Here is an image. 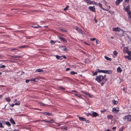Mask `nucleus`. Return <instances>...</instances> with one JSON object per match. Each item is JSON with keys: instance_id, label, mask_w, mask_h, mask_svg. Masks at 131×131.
<instances>
[{"instance_id": "obj_1", "label": "nucleus", "mask_w": 131, "mask_h": 131, "mask_svg": "<svg viewBox=\"0 0 131 131\" xmlns=\"http://www.w3.org/2000/svg\"><path fill=\"white\" fill-rule=\"evenodd\" d=\"M95 80L98 82H100L101 81H103V76L102 75H100L97 76L95 78Z\"/></svg>"}, {"instance_id": "obj_2", "label": "nucleus", "mask_w": 131, "mask_h": 131, "mask_svg": "<svg viewBox=\"0 0 131 131\" xmlns=\"http://www.w3.org/2000/svg\"><path fill=\"white\" fill-rule=\"evenodd\" d=\"M123 119L124 120L127 121H131V115H128L124 117Z\"/></svg>"}, {"instance_id": "obj_3", "label": "nucleus", "mask_w": 131, "mask_h": 131, "mask_svg": "<svg viewBox=\"0 0 131 131\" xmlns=\"http://www.w3.org/2000/svg\"><path fill=\"white\" fill-rule=\"evenodd\" d=\"M106 77V75H104V76H103V81L101 83V85L102 86L105 83L107 80V79Z\"/></svg>"}, {"instance_id": "obj_4", "label": "nucleus", "mask_w": 131, "mask_h": 131, "mask_svg": "<svg viewBox=\"0 0 131 131\" xmlns=\"http://www.w3.org/2000/svg\"><path fill=\"white\" fill-rule=\"evenodd\" d=\"M119 108L118 107H114L113 108L112 112L114 113H117L119 111Z\"/></svg>"}, {"instance_id": "obj_5", "label": "nucleus", "mask_w": 131, "mask_h": 131, "mask_svg": "<svg viewBox=\"0 0 131 131\" xmlns=\"http://www.w3.org/2000/svg\"><path fill=\"white\" fill-rule=\"evenodd\" d=\"M121 30V28H119L118 27L116 28H113V30L115 31H120Z\"/></svg>"}, {"instance_id": "obj_6", "label": "nucleus", "mask_w": 131, "mask_h": 131, "mask_svg": "<svg viewBox=\"0 0 131 131\" xmlns=\"http://www.w3.org/2000/svg\"><path fill=\"white\" fill-rule=\"evenodd\" d=\"M89 9H90L91 11H93V12H95V7L94 6H89Z\"/></svg>"}, {"instance_id": "obj_7", "label": "nucleus", "mask_w": 131, "mask_h": 131, "mask_svg": "<svg viewBox=\"0 0 131 131\" xmlns=\"http://www.w3.org/2000/svg\"><path fill=\"white\" fill-rule=\"evenodd\" d=\"M85 2L87 3L91 4H93L95 3L94 1H91L90 0H85Z\"/></svg>"}, {"instance_id": "obj_8", "label": "nucleus", "mask_w": 131, "mask_h": 131, "mask_svg": "<svg viewBox=\"0 0 131 131\" xmlns=\"http://www.w3.org/2000/svg\"><path fill=\"white\" fill-rule=\"evenodd\" d=\"M104 73H107L108 74H110L112 73V71L111 70H104Z\"/></svg>"}, {"instance_id": "obj_9", "label": "nucleus", "mask_w": 131, "mask_h": 131, "mask_svg": "<svg viewBox=\"0 0 131 131\" xmlns=\"http://www.w3.org/2000/svg\"><path fill=\"white\" fill-rule=\"evenodd\" d=\"M76 29L79 32L81 33L82 35H83V32L82 31V30L79 28L78 27H76Z\"/></svg>"}, {"instance_id": "obj_10", "label": "nucleus", "mask_w": 131, "mask_h": 131, "mask_svg": "<svg viewBox=\"0 0 131 131\" xmlns=\"http://www.w3.org/2000/svg\"><path fill=\"white\" fill-rule=\"evenodd\" d=\"M10 57L14 58H20V56H19L14 55V56H10Z\"/></svg>"}, {"instance_id": "obj_11", "label": "nucleus", "mask_w": 131, "mask_h": 131, "mask_svg": "<svg viewBox=\"0 0 131 131\" xmlns=\"http://www.w3.org/2000/svg\"><path fill=\"white\" fill-rule=\"evenodd\" d=\"M59 38L62 41L64 42H67L66 40L63 38L61 37H59Z\"/></svg>"}, {"instance_id": "obj_12", "label": "nucleus", "mask_w": 131, "mask_h": 131, "mask_svg": "<svg viewBox=\"0 0 131 131\" xmlns=\"http://www.w3.org/2000/svg\"><path fill=\"white\" fill-rule=\"evenodd\" d=\"M117 72L119 73H121L122 71V70L120 67H118L117 69Z\"/></svg>"}, {"instance_id": "obj_13", "label": "nucleus", "mask_w": 131, "mask_h": 131, "mask_svg": "<svg viewBox=\"0 0 131 131\" xmlns=\"http://www.w3.org/2000/svg\"><path fill=\"white\" fill-rule=\"evenodd\" d=\"M10 121L12 124H15V123L12 118H11L10 119Z\"/></svg>"}, {"instance_id": "obj_14", "label": "nucleus", "mask_w": 131, "mask_h": 131, "mask_svg": "<svg viewBox=\"0 0 131 131\" xmlns=\"http://www.w3.org/2000/svg\"><path fill=\"white\" fill-rule=\"evenodd\" d=\"M123 0H117L116 2V5H118Z\"/></svg>"}, {"instance_id": "obj_15", "label": "nucleus", "mask_w": 131, "mask_h": 131, "mask_svg": "<svg viewBox=\"0 0 131 131\" xmlns=\"http://www.w3.org/2000/svg\"><path fill=\"white\" fill-rule=\"evenodd\" d=\"M36 72H43V70L41 69H37Z\"/></svg>"}, {"instance_id": "obj_16", "label": "nucleus", "mask_w": 131, "mask_h": 131, "mask_svg": "<svg viewBox=\"0 0 131 131\" xmlns=\"http://www.w3.org/2000/svg\"><path fill=\"white\" fill-rule=\"evenodd\" d=\"M125 57L127 59L131 60V56H125Z\"/></svg>"}, {"instance_id": "obj_17", "label": "nucleus", "mask_w": 131, "mask_h": 131, "mask_svg": "<svg viewBox=\"0 0 131 131\" xmlns=\"http://www.w3.org/2000/svg\"><path fill=\"white\" fill-rule=\"evenodd\" d=\"M92 115H93V117H96L97 116L98 114L96 112H93Z\"/></svg>"}, {"instance_id": "obj_18", "label": "nucleus", "mask_w": 131, "mask_h": 131, "mask_svg": "<svg viewBox=\"0 0 131 131\" xmlns=\"http://www.w3.org/2000/svg\"><path fill=\"white\" fill-rule=\"evenodd\" d=\"M79 120L81 121H85V119L84 117H78Z\"/></svg>"}, {"instance_id": "obj_19", "label": "nucleus", "mask_w": 131, "mask_h": 131, "mask_svg": "<svg viewBox=\"0 0 131 131\" xmlns=\"http://www.w3.org/2000/svg\"><path fill=\"white\" fill-rule=\"evenodd\" d=\"M104 58L107 60H109L110 61L111 60V58L107 57L106 56H104Z\"/></svg>"}, {"instance_id": "obj_20", "label": "nucleus", "mask_w": 131, "mask_h": 131, "mask_svg": "<svg viewBox=\"0 0 131 131\" xmlns=\"http://www.w3.org/2000/svg\"><path fill=\"white\" fill-rule=\"evenodd\" d=\"M112 102L115 105L118 103V102L117 101L115 100H113L112 101Z\"/></svg>"}, {"instance_id": "obj_21", "label": "nucleus", "mask_w": 131, "mask_h": 131, "mask_svg": "<svg viewBox=\"0 0 131 131\" xmlns=\"http://www.w3.org/2000/svg\"><path fill=\"white\" fill-rule=\"evenodd\" d=\"M129 9V6H126V7L125 8V10L127 12H128V10Z\"/></svg>"}, {"instance_id": "obj_22", "label": "nucleus", "mask_w": 131, "mask_h": 131, "mask_svg": "<svg viewBox=\"0 0 131 131\" xmlns=\"http://www.w3.org/2000/svg\"><path fill=\"white\" fill-rule=\"evenodd\" d=\"M107 117L108 119H112L113 118V116L111 115H109L107 116Z\"/></svg>"}, {"instance_id": "obj_23", "label": "nucleus", "mask_w": 131, "mask_h": 131, "mask_svg": "<svg viewBox=\"0 0 131 131\" xmlns=\"http://www.w3.org/2000/svg\"><path fill=\"white\" fill-rule=\"evenodd\" d=\"M74 95L78 97H79L80 98H82L81 96L79 94H74Z\"/></svg>"}, {"instance_id": "obj_24", "label": "nucleus", "mask_w": 131, "mask_h": 131, "mask_svg": "<svg viewBox=\"0 0 131 131\" xmlns=\"http://www.w3.org/2000/svg\"><path fill=\"white\" fill-rule=\"evenodd\" d=\"M28 46L24 45L19 47V48H28Z\"/></svg>"}, {"instance_id": "obj_25", "label": "nucleus", "mask_w": 131, "mask_h": 131, "mask_svg": "<svg viewBox=\"0 0 131 131\" xmlns=\"http://www.w3.org/2000/svg\"><path fill=\"white\" fill-rule=\"evenodd\" d=\"M61 48H62V49H63L65 51H67V49L66 48V47L64 46H63L61 47Z\"/></svg>"}, {"instance_id": "obj_26", "label": "nucleus", "mask_w": 131, "mask_h": 131, "mask_svg": "<svg viewBox=\"0 0 131 131\" xmlns=\"http://www.w3.org/2000/svg\"><path fill=\"white\" fill-rule=\"evenodd\" d=\"M39 104L40 105V106H45V104L43 103L42 102H39Z\"/></svg>"}, {"instance_id": "obj_27", "label": "nucleus", "mask_w": 131, "mask_h": 131, "mask_svg": "<svg viewBox=\"0 0 131 131\" xmlns=\"http://www.w3.org/2000/svg\"><path fill=\"white\" fill-rule=\"evenodd\" d=\"M70 73L72 75H74L75 74H77V72H74L73 71H71L70 72Z\"/></svg>"}, {"instance_id": "obj_28", "label": "nucleus", "mask_w": 131, "mask_h": 131, "mask_svg": "<svg viewBox=\"0 0 131 131\" xmlns=\"http://www.w3.org/2000/svg\"><path fill=\"white\" fill-rule=\"evenodd\" d=\"M20 101H18L17 102H16L15 104V105H18L20 104Z\"/></svg>"}, {"instance_id": "obj_29", "label": "nucleus", "mask_w": 131, "mask_h": 131, "mask_svg": "<svg viewBox=\"0 0 131 131\" xmlns=\"http://www.w3.org/2000/svg\"><path fill=\"white\" fill-rule=\"evenodd\" d=\"M97 72H99L100 73L102 72V73H104V70H100L99 69H97Z\"/></svg>"}, {"instance_id": "obj_30", "label": "nucleus", "mask_w": 131, "mask_h": 131, "mask_svg": "<svg viewBox=\"0 0 131 131\" xmlns=\"http://www.w3.org/2000/svg\"><path fill=\"white\" fill-rule=\"evenodd\" d=\"M44 114L45 115H51V113H48L47 112H45L44 113Z\"/></svg>"}, {"instance_id": "obj_31", "label": "nucleus", "mask_w": 131, "mask_h": 131, "mask_svg": "<svg viewBox=\"0 0 131 131\" xmlns=\"http://www.w3.org/2000/svg\"><path fill=\"white\" fill-rule=\"evenodd\" d=\"M6 124V125H7L8 126H10V124L9 122L8 121L6 122H5Z\"/></svg>"}, {"instance_id": "obj_32", "label": "nucleus", "mask_w": 131, "mask_h": 131, "mask_svg": "<svg viewBox=\"0 0 131 131\" xmlns=\"http://www.w3.org/2000/svg\"><path fill=\"white\" fill-rule=\"evenodd\" d=\"M55 41H54L51 40L50 41V42L52 45L54 44L55 43Z\"/></svg>"}, {"instance_id": "obj_33", "label": "nucleus", "mask_w": 131, "mask_h": 131, "mask_svg": "<svg viewBox=\"0 0 131 131\" xmlns=\"http://www.w3.org/2000/svg\"><path fill=\"white\" fill-rule=\"evenodd\" d=\"M32 27L35 28H38L39 27H41V26H39L38 25H37V26H32Z\"/></svg>"}, {"instance_id": "obj_34", "label": "nucleus", "mask_w": 131, "mask_h": 131, "mask_svg": "<svg viewBox=\"0 0 131 131\" xmlns=\"http://www.w3.org/2000/svg\"><path fill=\"white\" fill-rule=\"evenodd\" d=\"M127 52L128 55L131 56V51H128Z\"/></svg>"}, {"instance_id": "obj_35", "label": "nucleus", "mask_w": 131, "mask_h": 131, "mask_svg": "<svg viewBox=\"0 0 131 131\" xmlns=\"http://www.w3.org/2000/svg\"><path fill=\"white\" fill-rule=\"evenodd\" d=\"M113 54L115 56H116L117 54V52L116 51H114Z\"/></svg>"}, {"instance_id": "obj_36", "label": "nucleus", "mask_w": 131, "mask_h": 131, "mask_svg": "<svg viewBox=\"0 0 131 131\" xmlns=\"http://www.w3.org/2000/svg\"><path fill=\"white\" fill-rule=\"evenodd\" d=\"M69 6L68 5H67L66 6V7L63 10L64 11L66 10L67 9L69 8Z\"/></svg>"}, {"instance_id": "obj_37", "label": "nucleus", "mask_w": 131, "mask_h": 131, "mask_svg": "<svg viewBox=\"0 0 131 131\" xmlns=\"http://www.w3.org/2000/svg\"><path fill=\"white\" fill-rule=\"evenodd\" d=\"M6 100L8 102H9L10 101V100L9 98H5Z\"/></svg>"}, {"instance_id": "obj_38", "label": "nucleus", "mask_w": 131, "mask_h": 131, "mask_svg": "<svg viewBox=\"0 0 131 131\" xmlns=\"http://www.w3.org/2000/svg\"><path fill=\"white\" fill-rule=\"evenodd\" d=\"M87 95H88L90 97H93V95L90 94L89 93H87Z\"/></svg>"}, {"instance_id": "obj_39", "label": "nucleus", "mask_w": 131, "mask_h": 131, "mask_svg": "<svg viewBox=\"0 0 131 131\" xmlns=\"http://www.w3.org/2000/svg\"><path fill=\"white\" fill-rule=\"evenodd\" d=\"M49 123H52L54 122V121L53 120H50L48 121Z\"/></svg>"}, {"instance_id": "obj_40", "label": "nucleus", "mask_w": 131, "mask_h": 131, "mask_svg": "<svg viewBox=\"0 0 131 131\" xmlns=\"http://www.w3.org/2000/svg\"><path fill=\"white\" fill-rule=\"evenodd\" d=\"M97 71H96L94 72L93 73V75H96L97 74Z\"/></svg>"}, {"instance_id": "obj_41", "label": "nucleus", "mask_w": 131, "mask_h": 131, "mask_svg": "<svg viewBox=\"0 0 131 131\" xmlns=\"http://www.w3.org/2000/svg\"><path fill=\"white\" fill-rule=\"evenodd\" d=\"M55 56H56V58L57 59H60V56H58L57 55H56Z\"/></svg>"}, {"instance_id": "obj_42", "label": "nucleus", "mask_w": 131, "mask_h": 131, "mask_svg": "<svg viewBox=\"0 0 131 131\" xmlns=\"http://www.w3.org/2000/svg\"><path fill=\"white\" fill-rule=\"evenodd\" d=\"M124 129V127H122L121 128L119 129V131H123V130Z\"/></svg>"}, {"instance_id": "obj_43", "label": "nucleus", "mask_w": 131, "mask_h": 131, "mask_svg": "<svg viewBox=\"0 0 131 131\" xmlns=\"http://www.w3.org/2000/svg\"><path fill=\"white\" fill-rule=\"evenodd\" d=\"M4 127L2 125V123L0 122V128H3Z\"/></svg>"}, {"instance_id": "obj_44", "label": "nucleus", "mask_w": 131, "mask_h": 131, "mask_svg": "<svg viewBox=\"0 0 131 131\" xmlns=\"http://www.w3.org/2000/svg\"><path fill=\"white\" fill-rule=\"evenodd\" d=\"M98 4L99 5V6L101 8H102V4H100V3H98Z\"/></svg>"}, {"instance_id": "obj_45", "label": "nucleus", "mask_w": 131, "mask_h": 131, "mask_svg": "<svg viewBox=\"0 0 131 131\" xmlns=\"http://www.w3.org/2000/svg\"><path fill=\"white\" fill-rule=\"evenodd\" d=\"M35 82H38V81L39 79L38 78H35Z\"/></svg>"}, {"instance_id": "obj_46", "label": "nucleus", "mask_w": 131, "mask_h": 131, "mask_svg": "<svg viewBox=\"0 0 131 131\" xmlns=\"http://www.w3.org/2000/svg\"><path fill=\"white\" fill-rule=\"evenodd\" d=\"M62 129L63 130H67V127H63L62 128Z\"/></svg>"}, {"instance_id": "obj_47", "label": "nucleus", "mask_w": 131, "mask_h": 131, "mask_svg": "<svg viewBox=\"0 0 131 131\" xmlns=\"http://www.w3.org/2000/svg\"><path fill=\"white\" fill-rule=\"evenodd\" d=\"M6 67L4 65H2V66H0V68H4Z\"/></svg>"}, {"instance_id": "obj_48", "label": "nucleus", "mask_w": 131, "mask_h": 131, "mask_svg": "<svg viewBox=\"0 0 131 131\" xmlns=\"http://www.w3.org/2000/svg\"><path fill=\"white\" fill-rule=\"evenodd\" d=\"M18 49H17L16 48H12V49H11V50H17Z\"/></svg>"}, {"instance_id": "obj_49", "label": "nucleus", "mask_w": 131, "mask_h": 131, "mask_svg": "<svg viewBox=\"0 0 131 131\" xmlns=\"http://www.w3.org/2000/svg\"><path fill=\"white\" fill-rule=\"evenodd\" d=\"M95 39H96L95 38H91L90 39V40H91L92 41H94L95 40Z\"/></svg>"}, {"instance_id": "obj_50", "label": "nucleus", "mask_w": 131, "mask_h": 131, "mask_svg": "<svg viewBox=\"0 0 131 131\" xmlns=\"http://www.w3.org/2000/svg\"><path fill=\"white\" fill-rule=\"evenodd\" d=\"M86 115L88 116L90 115H92V114H90V113H88L87 114H86Z\"/></svg>"}, {"instance_id": "obj_51", "label": "nucleus", "mask_w": 131, "mask_h": 131, "mask_svg": "<svg viewBox=\"0 0 131 131\" xmlns=\"http://www.w3.org/2000/svg\"><path fill=\"white\" fill-rule=\"evenodd\" d=\"M30 80H26L25 82L26 83H28L29 82Z\"/></svg>"}, {"instance_id": "obj_52", "label": "nucleus", "mask_w": 131, "mask_h": 131, "mask_svg": "<svg viewBox=\"0 0 131 131\" xmlns=\"http://www.w3.org/2000/svg\"><path fill=\"white\" fill-rule=\"evenodd\" d=\"M10 61L11 62H15V61L14 60H10Z\"/></svg>"}, {"instance_id": "obj_53", "label": "nucleus", "mask_w": 131, "mask_h": 131, "mask_svg": "<svg viewBox=\"0 0 131 131\" xmlns=\"http://www.w3.org/2000/svg\"><path fill=\"white\" fill-rule=\"evenodd\" d=\"M82 93H85V94H87V93H88L87 92H84L83 91H82Z\"/></svg>"}, {"instance_id": "obj_54", "label": "nucleus", "mask_w": 131, "mask_h": 131, "mask_svg": "<svg viewBox=\"0 0 131 131\" xmlns=\"http://www.w3.org/2000/svg\"><path fill=\"white\" fill-rule=\"evenodd\" d=\"M35 79H32L30 81H35Z\"/></svg>"}, {"instance_id": "obj_55", "label": "nucleus", "mask_w": 131, "mask_h": 131, "mask_svg": "<svg viewBox=\"0 0 131 131\" xmlns=\"http://www.w3.org/2000/svg\"><path fill=\"white\" fill-rule=\"evenodd\" d=\"M70 69V68H66V71H68V70H69Z\"/></svg>"}, {"instance_id": "obj_56", "label": "nucleus", "mask_w": 131, "mask_h": 131, "mask_svg": "<svg viewBox=\"0 0 131 131\" xmlns=\"http://www.w3.org/2000/svg\"><path fill=\"white\" fill-rule=\"evenodd\" d=\"M15 105V104H12L10 105L12 107H13Z\"/></svg>"}, {"instance_id": "obj_57", "label": "nucleus", "mask_w": 131, "mask_h": 131, "mask_svg": "<svg viewBox=\"0 0 131 131\" xmlns=\"http://www.w3.org/2000/svg\"><path fill=\"white\" fill-rule=\"evenodd\" d=\"M116 128V127H113L112 128L113 129H115Z\"/></svg>"}, {"instance_id": "obj_58", "label": "nucleus", "mask_w": 131, "mask_h": 131, "mask_svg": "<svg viewBox=\"0 0 131 131\" xmlns=\"http://www.w3.org/2000/svg\"><path fill=\"white\" fill-rule=\"evenodd\" d=\"M60 88L61 89H63V90L64 89V88H63L62 87H60Z\"/></svg>"}, {"instance_id": "obj_59", "label": "nucleus", "mask_w": 131, "mask_h": 131, "mask_svg": "<svg viewBox=\"0 0 131 131\" xmlns=\"http://www.w3.org/2000/svg\"><path fill=\"white\" fill-rule=\"evenodd\" d=\"M1 121L2 122V123H4V124L5 123V121Z\"/></svg>"}, {"instance_id": "obj_60", "label": "nucleus", "mask_w": 131, "mask_h": 131, "mask_svg": "<svg viewBox=\"0 0 131 131\" xmlns=\"http://www.w3.org/2000/svg\"><path fill=\"white\" fill-rule=\"evenodd\" d=\"M96 44H98L99 43V41L96 40Z\"/></svg>"}, {"instance_id": "obj_61", "label": "nucleus", "mask_w": 131, "mask_h": 131, "mask_svg": "<svg viewBox=\"0 0 131 131\" xmlns=\"http://www.w3.org/2000/svg\"><path fill=\"white\" fill-rule=\"evenodd\" d=\"M62 57H63L64 59H65V58H66V57L65 56H62Z\"/></svg>"}, {"instance_id": "obj_62", "label": "nucleus", "mask_w": 131, "mask_h": 131, "mask_svg": "<svg viewBox=\"0 0 131 131\" xmlns=\"http://www.w3.org/2000/svg\"><path fill=\"white\" fill-rule=\"evenodd\" d=\"M62 59V57L60 56V59H59L60 60H61Z\"/></svg>"}, {"instance_id": "obj_63", "label": "nucleus", "mask_w": 131, "mask_h": 131, "mask_svg": "<svg viewBox=\"0 0 131 131\" xmlns=\"http://www.w3.org/2000/svg\"><path fill=\"white\" fill-rule=\"evenodd\" d=\"M129 0H125V2H127V3H128Z\"/></svg>"}, {"instance_id": "obj_64", "label": "nucleus", "mask_w": 131, "mask_h": 131, "mask_svg": "<svg viewBox=\"0 0 131 131\" xmlns=\"http://www.w3.org/2000/svg\"><path fill=\"white\" fill-rule=\"evenodd\" d=\"M61 31H66V30H63V29H61Z\"/></svg>"}]
</instances>
